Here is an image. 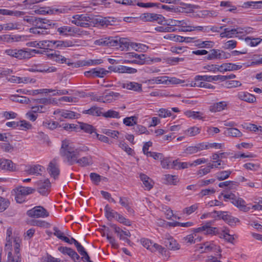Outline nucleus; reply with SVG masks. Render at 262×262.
<instances>
[{
    "label": "nucleus",
    "mask_w": 262,
    "mask_h": 262,
    "mask_svg": "<svg viewBox=\"0 0 262 262\" xmlns=\"http://www.w3.org/2000/svg\"><path fill=\"white\" fill-rule=\"evenodd\" d=\"M195 45L200 48H207L210 46V44L212 43L209 41H202L200 39H198L194 41Z\"/></svg>",
    "instance_id": "0e129e2a"
},
{
    "label": "nucleus",
    "mask_w": 262,
    "mask_h": 262,
    "mask_svg": "<svg viewBox=\"0 0 262 262\" xmlns=\"http://www.w3.org/2000/svg\"><path fill=\"white\" fill-rule=\"evenodd\" d=\"M101 108L94 106L89 110L83 111L82 113L92 116H102V113L101 111Z\"/></svg>",
    "instance_id": "c756f323"
},
{
    "label": "nucleus",
    "mask_w": 262,
    "mask_h": 262,
    "mask_svg": "<svg viewBox=\"0 0 262 262\" xmlns=\"http://www.w3.org/2000/svg\"><path fill=\"white\" fill-rule=\"evenodd\" d=\"M43 125L50 129H54L58 127V126L60 127L59 123L56 121H46L43 122Z\"/></svg>",
    "instance_id": "49530a36"
},
{
    "label": "nucleus",
    "mask_w": 262,
    "mask_h": 262,
    "mask_svg": "<svg viewBox=\"0 0 262 262\" xmlns=\"http://www.w3.org/2000/svg\"><path fill=\"white\" fill-rule=\"evenodd\" d=\"M72 10L71 8H68V7H63L60 8H41L40 9L35 10V12L36 13L40 14H60V13H67Z\"/></svg>",
    "instance_id": "0eeeda50"
},
{
    "label": "nucleus",
    "mask_w": 262,
    "mask_h": 262,
    "mask_svg": "<svg viewBox=\"0 0 262 262\" xmlns=\"http://www.w3.org/2000/svg\"><path fill=\"white\" fill-rule=\"evenodd\" d=\"M227 106V103L225 101H221L215 103L210 106L209 110L211 112L215 113L222 111L225 109Z\"/></svg>",
    "instance_id": "cd10ccee"
},
{
    "label": "nucleus",
    "mask_w": 262,
    "mask_h": 262,
    "mask_svg": "<svg viewBox=\"0 0 262 262\" xmlns=\"http://www.w3.org/2000/svg\"><path fill=\"white\" fill-rule=\"evenodd\" d=\"M137 69L135 68H130L122 65L119 66L118 73H119L134 74L137 73Z\"/></svg>",
    "instance_id": "c9c22d12"
},
{
    "label": "nucleus",
    "mask_w": 262,
    "mask_h": 262,
    "mask_svg": "<svg viewBox=\"0 0 262 262\" xmlns=\"http://www.w3.org/2000/svg\"><path fill=\"white\" fill-rule=\"evenodd\" d=\"M231 173L230 170L220 171L216 174V178L219 181H223L228 178Z\"/></svg>",
    "instance_id": "ea45409f"
},
{
    "label": "nucleus",
    "mask_w": 262,
    "mask_h": 262,
    "mask_svg": "<svg viewBox=\"0 0 262 262\" xmlns=\"http://www.w3.org/2000/svg\"><path fill=\"white\" fill-rule=\"evenodd\" d=\"M169 80V77L163 76L153 78L152 79H149V82L151 84L157 83V84H168V81Z\"/></svg>",
    "instance_id": "473e14b6"
},
{
    "label": "nucleus",
    "mask_w": 262,
    "mask_h": 262,
    "mask_svg": "<svg viewBox=\"0 0 262 262\" xmlns=\"http://www.w3.org/2000/svg\"><path fill=\"white\" fill-rule=\"evenodd\" d=\"M213 213L216 214L218 217L221 216V218L230 225H233L239 222L238 219L229 215L227 212L214 211Z\"/></svg>",
    "instance_id": "f8f14e48"
},
{
    "label": "nucleus",
    "mask_w": 262,
    "mask_h": 262,
    "mask_svg": "<svg viewBox=\"0 0 262 262\" xmlns=\"http://www.w3.org/2000/svg\"><path fill=\"white\" fill-rule=\"evenodd\" d=\"M74 163H77L79 166L81 167H85L89 166L92 164V160L91 156L83 157L81 158L77 159V158H74Z\"/></svg>",
    "instance_id": "5701e85b"
},
{
    "label": "nucleus",
    "mask_w": 262,
    "mask_h": 262,
    "mask_svg": "<svg viewBox=\"0 0 262 262\" xmlns=\"http://www.w3.org/2000/svg\"><path fill=\"white\" fill-rule=\"evenodd\" d=\"M102 116L105 118H120L119 113L114 110H108L106 112L103 113Z\"/></svg>",
    "instance_id": "c03bdc74"
},
{
    "label": "nucleus",
    "mask_w": 262,
    "mask_h": 262,
    "mask_svg": "<svg viewBox=\"0 0 262 262\" xmlns=\"http://www.w3.org/2000/svg\"><path fill=\"white\" fill-rule=\"evenodd\" d=\"M94 77H100L103 78L109 73L110 72L108 70L104 69V68H94Z\"/></svg>",
    "instance_id": "e433bc0d"
},
{
    "label": "nucleus",
    "mask_w": 262,
    "mask_h": 262,
    "mask_svg": "<svg viewBox=\"0 0 262 262\" xmlns=\"http://www.w3.org/2000/svg\"><path fill=\"white\" fill-rule=\"evenodd\" d=\"M140 19L144 21H156L159 24H162L165 21V19L161 14L146 13L142 14Z\"/></svg>",
    "instance_id": "6e6552de"
},
{
    "label": "nucleus",
    "mask_w": 262,
    "mask_h": 262,
    "mask_svg": "<svg viewBox=\"0 0 262 262\" xmlns=\"http://www.w3.org/2000/svg\"><path fill=\"white\" fill-rule=\"evenodd\" d=\"M105 216L108 220H112L113 219H117L119 213L113 210L108 205L105 207Z\"/></svg>",
    "instance_id": "7c9ffc66"
},
{
    "label": "nucleus",
    "mask_w": 262,
    "mask_h": 262,
    "mask_svg": "<svg viewBox=\"0 0 262 262\" xmlns=\"http://www.w3.org/2000/svg\"><path fill=\"white\" fill-rule=\"evenodd\" d=\"M80 128L87 133L92 134L93 133H96L95 129L94 127L89 124L80 123Z\"/></svg>",
    "instance_id": "a19ab883"
},
{
    "label": "nucleus",
    "mask_w": 262,
    "mask_h": 262,
    "mask_svg": "<svg viewBox=\"0 0 262 262\" xmlns=\"http://www.w3.org/2000/svg\"><path fill=\"white\" fill-rule=\"evenodd\" d=\"M0 169L14 171L16 170V165L10 160L0 159Z\"/></svg>",
    "instance_id": "ddd939ff"
},
{
    "label": "nucleus",
    "mask_w": 262,
    "mask_h": 262,
    "mask_svg": "<svg viewBox=\"0 0 262 262\" xmlns=\"http://www.w3.org/2000/svg\"><path fill=\"white\" fill-rule=\"evenodd\" d=\"M122 88L135 92L142 91V84L136 82H128L122 84Z\"/></svg>",
    "instance_id": "4be33fe9"
},
{
    "label": "nucleus",
    "mask_w": 262,
    "mask_h": 262,
    "mask_svg": "<svg viewBox=\"0 0 262 262\" xmlns=\"http://www.w3.org/2000/svg\"><path fill=\"white\" fill-rule=\"evenodd\" d=\"M56 24L52 22V20L41 18H37L35 17L34 21V27L40 28L43 30H47L52 27H54Z\"/></svg>",
    "instance_id": "1a4fd4ad"
},
{
    "label": "nucleus",
    "mask_w": 262,
    "mask_h": 262,
    "mask_svg": "<svg viewBox=\"0 0 262 262\" xmlns=\"http://www.w3.org/2000/svg\"><path fill=\"white\" fill-rule=\"evenodd\" d=\"M10 99L15 102H19L20 103L28 104L30 102V99L24 96H19L17 95H12L10 97Z\"/></svg>",
    "instance_id": "4c0bfd02"
},
{
    "label": "nucleus",
    "mask_w": 262,
    "mask_h": 262,
    "mask_svg": "<svg viewBox=\"0 0 262 262\" xmlns=\"http://www.w3.org/2000/svg\"><path fill=\"white\" fill-rule=\"evenodd\" d=\"M99 24L102 26H107L111 25V21L106 17H99L97 18H94L93 17V26L95 25Z\"/></svg>",
    "instance_id": "2f4dec72"
},
{
    "label": "nucleus",
    "mask_w": 262,
    "mask_h": 262,
    "mask_svg": "<svg viewBox=\"0 0 262 262\" xmlns=\"http://www.w3.org/2000/svg\"><path fill=\"white\" fill-rule=\"evenodd\" d=\"M133 129L135 132L138 134H148V131L146 129V128L141 125H137L133 127Z\"/></svg>",
    "instance_id": "6e6d98bb"
},
{
    "label": "nucleus",
    "mask_w": 262,
    "mask_h": 262,
    "mask_svg": "<svg viewBox=\"0 0 262 262\" xmlns=\"http://www.w3.org/2000/svg\"><path fill=\"white\" fill-rule=\"evenodd\" d=\"M53 114L56 115H58L60 116V118H59L60 121L63 120L62 118L71 119L75 117V112L65 110L57 109L54 112Z\"/></svg>",
    "instance_id": "2eb2a0df"
},
{
    "label": "nucleus",
    "mask_w": 262,
    "mask_h": 262,
    "mask_svg": "<svg viewBox=\"0 0 262 262\" xmlns=\"http://www.w3.org/2000/svg\"><path fill=\"white\" fill-rule=\"evenodd\" d=\"M3 26V30H11L14 29H20V25L16 23H8L4 24Z\"/></svg>",
    "instance_id": "09e8293b"
},
{
    "label": "nucleus",
    "mask_w": 262,
    "mask_h": 262,
    "mask_svg": "<svg viewBox=\"0 0 262 262\" xmlns=\"http://www.w3.org/2000/svg\"><path fill=\"white\" fill-rule=\"evenodd\" d=\"M10 204L9 199L0 196V212L6 210Z\"/></svg>",
    "instance_id": "58836bf2"
},
{
    "label": "nucleus",
    "mask_w": 262,
    "mask_h": 262,
    "mask_svg": "<svg viewBox=\"0 0 262 262\" xmlns=\"http://www.w3.org/2000/svg\"><path fill=\"white\" fill-rule=\"evenodd\" d=\"M198 208V204H195L191 205V206L185 208L183 212L184 214H186L187 215H189L192 213L194 212Z\"/></svg>",
    "instance_id": "bf43d9fd"
},
{
    "label": "nucleus",
    "mask_w": 262,
    "mask_h": 262,
    "mask_svg": "<svg viewBox=\"0 0 262 262\" xmlns=\"http://www.w3.org/2000/svg\"><path fill=\"white\" fill-rule=\"evenodd\" d=\"M140 178L144 184L145 190H149L153 187L154 182L147 176L141 173L140 174Z\"/></svg>",
    "instance_id": "a878e982"
},
{
    "label": "nucleus",
    "mask_w": 262,
    "mask_h": 262,
    "mask_svg": "<svg viewBox=\"0 0 262 262\" xmlns=\"http://www.w3.org/2000/svg\"><path fill=\"white\" fill-rule=\"evenodd\" d=\"M162 25L169 26V27H172L174 28L173 27L180 26V20L169 19L168 20H165V21L163 23Z\"/></svg>",
    "instance_id": "e2e57ef3"
},
{
    "label": "nucleus",
    "mask_w": 262,
    "mask_h": 262,
    "mask_svg": "<svg viewBox=\"0 0 262 262\" xmlns=\"http://www.w3.org/2000/svg\"><path fill=\"white\" fill-rule=\"evenodd\" d=\"M220 50L212 49L208 54L207 59L208 60L220 59Z\"/></svg>",
    "instance_id": "37998d69"
},
{
    "label": "nucleus",
    "mask_w": 262,
    "mask_h": 262,
    "mask_svg": "<svg viewBox=\"0 0 262 262\" xmlns=\"http://www.w3.org/2000/svg\"><path fill=\"white\" fill-rule=\"evenodd\" d=\"M59 35L66 36H77L86 35L88 32L86 31L81 30L80 29L69 26H63L59 27L57 29Z\"/></svg>",
    "instance_id": "20e7f679"
},
{
    "label": "nucleus",
    "mask_w": 262,
    "mask_h": 262,
    "mask_svg": "<svg viewBox=\"0 0 262 262\" xmlns=\"http://www.w3.org/2000/svg\"><path fill=\"white\" fill-rule=\"evenodd\" d=\"M45 168L40 165H27L26 166L25 171L29 174L41 175V172L45 171Z\"/></svg>",
    "instance_id": "4468645a"
},
{
    "label": "nucleus",
    "mask_w": 262,
    "mask_h": 262,
    "mask_svg": "<svg viewBox=\"0 0 262 262\" xmlns=\"http://www.w3.org/2000/svg\"><path fill=\"white\" fill-rule=\"evenodd\" d=\"M13 191L19 192L20 194L26 196L27 195L33 193L35 189L29 187L18 186L13 189Z\"/></svg>",
    "instance_id": "c85d7f7f"
},
{
    "label": "nucleus",
    "mask_w": 262,
    "mask_h": 262,
    "mask_svg": "<svg viewBox=\"0 0 262 262\" xmlns=\"http://www.w3.org/2000/svg\"><path fill=\"white\" fill-rule=\"evenodd\" d=\"M103 236H106L107 239L109 243L111 244L112 246L115 248L117 249L119 247L118 244L116 243L115 238L112 236H111L108 233V229L106 230L103 233Z\"/></svg>",
    "instance_id": "79ce46f5"
},
{
    "label": "nucleus",
    "mask_w": 262,
    "mask_h": 262,
    "mask_svg": "<svg viewBox=\"0 0 262 262\" xmlns=\"http://www.w3.org/2000/svg\"><path fill=\"white\" fill-rule=\"evenodd\" d=\"M165 38L175 42H182L183 36L176 35L173 34H168Z\"/></svg>",
    "instance_id": "69168bd1"
},
{
    "label": "nucleus",
    "mask_w": 262,
    "mask_h": 262,
    "mask_svg": "<svg viewBox=\"0 0 262 262\" xmlns=\"http://www.w3.org/2000/svg\"><path fill=\"white\" fill-rule=\"evenodd\" d=\"M262 4V1L257 2H247L244 4L245 7H252L254 8H258L260 7V5Z\"/></svg>",
    "instance_id": "680f3d73"
},
{
    "label": "nucleus",
    "mask_w": 262,
    "mask_h": 262,
    "mask_svg": "<svg viewBox=\"0 0 262 262\" xmlns=\"http://www.w3.org/2000/svg\"><path fill=\"white\" fill-rule=\"evenodd\" d=\"M157 250L162 255L165 254L167 252L166 249L164 247L158 244L154 243V248H152L151 252H154Z\"/></svg>",
    "instance_id": "052dcab7"
},
{
    "label": "nucleus",
    "mask_w": 262,
    "mask_h": 262,
    "mask_svg": "<svg viewBox=\"0 0 262 262\" xmlns=\"http://www.w3.org/2000/svg\"><path fill=\"white\" fill-rule=\"evenodd\" d=\"M195 236V234H194V235L192 234L188 235L186 237H184V242L189 245L194 244L195 243V241L197 240V238H194Z\"/></svg>",
    "instance_id": "338daca9"
},
{
    "label": "nucleus",
    "mask_w": 262,
    "mask_h": 262,
    "mask_svg": "<svg viewBox=\"0 0 262 262\" xmlns=\"http://www.w3.org/2000/svg\"><path fill=\"white\" fill-rule=\"evenodd\" d=\"M4 53L11 57L19 60L26 59L29 54L26 52V49L9 48L4 51Z\"/></svg>",
    "instance_id": "39448f33"
},
{
    "label": "nucleus",
    "mask_w": 262,
    "mask_h": 262,
    "mask_svg": "<svg viewBox=\"0 0 262 262\" xmlns=\"http://www.w3.org/2000/svg\"><path fill=\"white\" fill-rule=\"evenodd\" d=\"M179 27H181V29L179 30L183 32H191L194 28L193 25L188 20H180Z\"/></svg>",
    "instance_id": "bb28decb"
},
{
    "label": "nucleus",
    "mask_w": 262,
    "mask_h": 262,
    "mask_svg": "<svg viewBox=\"0 0 262 262\" xmlns=\"http://www.w3.org/2000/svg\"><path fill=\"white\" fill-rule=\"evenodd\" d=\"M38 48L41 49L48 48L53 46V40H42L38 42Z\"/></svg>",
    "instance_id": "4d7b16f0"
},
{
    "label": "nucleus",
    "mask_w": 262,
    "mask_h": 262,
    "mask_svg": "<svg viewBox=\"0 0 262 262\" xmlns=\"http://www.w3.org/2000/svg\"><path fill=\"white\" fill-rule=\"evenodd\" d=\"M159 4H157V3H141L139 2V0H135V3H134V5H137L140 7L143 8H149V7H153L158 6Z\"/></svg>",
    "instance_id": "8fccbe9b"
},
{
    "label": "nucleus",
    "mask_w": 262,
    "mask_h": 262,
    "mask_svg": "<svg viewBox=\"0 0 262 262\" xmlns=\"http://www.w3.org/2000/svg\"><path fill=\"white\" fill-rule=\"evenodd\" d=\"M136 118L135 117L132 116L130 117H126L124 119L123 123L126 126H133L134 124L136 123Z\"/></svg>",
    "instance_id": "774afa93"
},
{
    "label": "nucleus",
    "mask_w": 262,
    "mask_h": 262,
    "mask_svg": "<svg viewBox=\"0 0 262 262\" xmlns=\"http://www.w3.org/2000/svg\"><path fill=\"white\" fill-rule=\"evenodd\" d=\"M93 16L86 14H82L73 15L71 23L78 27L89 28L93 26Z\"/></svg>",
    "instance_id": "7ed1b4c3"
},
{
    "label": "nucleus",
    "mask_w": 262,
    "mask_h": 262,
    "mask_svg": "<svg viewBox=\"0 0 262 262\" xmlns=\"http://www.w3.org/2000/svg\"><path fill=\"white\" fill-rule=\"evenodd\" d=\"M49 57L54 61H55L60 63H67L68 66L73 64V63L71 61V60L66 58L64 56L57 54H49Z\"/></svg>",
    "instance_id": "6ab92c4d"
},
{
    "label": "nucleus",
    "mask_w": 262,
    "mask_h": 262,
    "mask_svg": "<svg viewBox=\"0 0 262 262\" xmlns=\"http://www.w3.org/2000/svg\"><path fill=\"white\" fill-rule=\"evenodd\" d=\"M220 6L228 8L227 11L230 12H234L237 9L236 7L233 6L231 2L229 1H222L220 3Z\"/></svg>",
    "instance_id": "3c124183"
},
{
    "label": "nucleus",
    "mask_w": 262,
    "mask_h": 262,
    "mask_svg": "<svg viewBox=\"0 0 262 262\" xmlns=\"http://www.w3.org/2000/svg\"><path fill=\"white\" fill-rule=\"evenodd\" d=\"M141 243L145 248L151 252V250L152 248H154V244H152L150 240L147 238H142L141 239Z\"/></svg>",
    "instance_id": "864d4df0"
},
{
    "label": "nucleus",
    "mask_w": 262,
    "mask_h": 262,
    "mask_svg": "<svg viewBox=\"0 0 262 262\" xmlns=\"http://www.w3.org/2000/svg\"><path fill=\"white\" fill-rule=\"evenodd\" d=\"M38 192L42 195H47L49 193L51 183L48 179L39 180L36 182Z\"/></svg>",
    "instance_id": "9d476101"
},
{
    "label": "nucleus",
    "mask_w": 262,
    "mask_h": 262,
    "mask_svg": "<svg viewBox=\"0 0 262 262\" xmlns=\"http://www.w3.org/2000/svg\"><path fill=\"white\" fill-rule=\"evenodd\" d=\"M48 170L50 175L54 179H56L59 174V169L57 164V160L54 159L49 163Z\"/></svg>",
    "instance_id": "dca6fc26"
},
{
    "label": "nucleus",
    "mask_w": 262,
    "mask_h": 262,
    "mask_svg": "<svg viewBox=\"0 0 262 262\" xmlns=\"http://www.w3.org/2000/svg\"><path fill=\"white\" fill-rule=\"evenodd\" d=\"M130 47L132 48V49L137 51L140 52L146 50L147 49V47H146L145 45L134 42L130 43Z\"/></svg>",
    "instance_id": "603ef678"
},
{
    "label": "nucleus",
    "mask_w": 262,
    "mask_h": 262,
    "mask_svg": "<svg viewBox=\"0 0 262 262\" xmlns=\"http://www.w3.org/2000/svg\"><path fill=\"white\" fill-rule=\"evenodd\" d=\"M99 45H103L108 47H115L120 48L122 50L128 49L130 46L129 40L126 38L108 37L102 38L97 41Z\"/></svg>",
    "instance_id": "f03ea898"
},
{
    "label": "nucleus",
    "mask_w": 262,
    "mask_h": 262,
    "mask_svg": "<svg viewBox=\"0 0 262 262\" xmlns=\"http://www.w3.org/2000/svg\"><path fill=\"white\" fill-rule=\"evenodd\" d=\"M165 246L169 250H177L180 249V246L177 241L171 236L168 235L164 241Z\"/></svg>",
    "instance_id": "a211bd4d"
},
{
    "label": "nucleus",
    "mask_w": 262,
    "mask_h": 262,
    "mask_svg": "<svg viewBox=\"0 0 262 262\" xmlns=\"http://www.w3.org/2000/svg\"><path fill=\"white\" fill-rule=\"evenodd\" d=\"M238 98L241 100L249 103H253L256 101V98L253 95L249 93L241 92L237 95Z\"/></svg>",
    "instance_id": "b1692460"
},
{
    "label": "nucleus",
    "mask_w": 262,
    "mask_h": 262,
    "mask_svg": "<svg viewBox=\"0 0 262 262\" xmlns=\"http://www.w3.org/2000/svg\"><path fill=\"white\" fill-rule=\"evenodd\" d=\"M87 150H88L87 147H85L83 149L79 148L75 149L69 140H64L62 142L60 154L62 157H65L70 165H72L74 162V158H78L80 156V151Z\"/></svg>",
    "instance_id": "f257e3e1"
},
{
    "label": "nucleus",
    "mask_w": 262,
    "mask_h": 262,
    "mask_svg": "<svg viewBox=\"0 0 262 262\" xmlns=\"http://www.w3.org/2000/svg\"><path fill=\"white\" fill-rule=\"evenodd\" d=\"M231 203L235 206L237 207L241 211L244 212L248 211L250 208L248 207L246 205V202L241 198L235 197L233 201H231Z\"/></svg>",
    "instance_id": "f3484780"
},
{
    "label": "nucleus",
    "mask_w": 262,
    "mask_h": 262,
    "mask_svg": "<svg viewBox=\"0 0 262 262\" xmlns=\"http://www.w3.org/2000/svg\"><path fill=\"white\" fill-rule=\"evenodd\" d=\"M241 65H237L231 63H223L219 67L220 72L224 73L226 71L237 70L241 69Z\"/></svg>",
    "instance_id": "412c9836"
},
{
    "label": "nucleus",
    "mask_w": 262,
    "mask_h": 262,
    "mask_svg": "<svg viewBox=\"0 0 262 262\" xmlns=\"http://www.w3.org/2000/svg\"><path fill=\"white\" fill-rule=\"evenodd\" d=\"M171 161L168 158H163L161 160V164L163 168L170 169L171 166Z\"/></svg>",
    "instance_id": "5fc2aeb1"
},
{
    "label": "nucleus",
    "mask_w": 262,
    "mask_h": 262,
    "mask_svg": "<svg viewBox=\"0 0 262 262\" xmlns=\"http://www.w3.org/2000/svg\"><path fill=\"white\" fill-rule=\"evenodd\" d=\"M200 132V128L196 126H193L185 131V134L190 137L194 136Z\"/></svg>",
    "instance_id": "a18cd8bd"
},
{
    "label": "nucleus",
    "mask_w": 262,
    "mask_h": 262,
    "mask_svg": "<svg viewBox=\"0 0 262 262\" xmlns=\"http://www.w3.org/2000/svg\"><path fill=\"white\" fill-rule=\"evenodd\" d=\"M262 40L259 38H252L247 37L245 38V41L247 43L250 45L251 47L257 46Z\"/></svg>",
    "instance_id": "13d9d810"
},
{
    "label": "nucleus",
    "mask_w": 262,
    "mask_h": 262,
    "mask_svg": "<svg viewBox=\"0 0 262 262\" xmlns=\"http://www.w3.org/2000/svg\"><path fill=\"white\" fill-rule=\"evenodd\" d=\"M56 70H57V69L54 67H51L47 68L45 66L39 65V66H35L34 67H33L30 70V71L51 73V72H55L56 71Z\"/></svg>",
    "instance_id": "393cba45"
},
{
    "label": "nucleus",
    "mask_w": 262,
    "mask_h": 262,
    "mask_svg": "<svg viewBox=\"0 0 262 262\" xmlns=\"http://www.w3.org/2000/svg\"><path fill=\"white\" fill-rule=\"evenodd\" d=\"M27 214L31 217L39 218L46 217L49 216V213L43 207L40 206H35L33 208L28 210Z\"/></svg>",
    "instance_id": "423d86ee"
},
{
    "label": "nucleus",
    "mask_w": 262,
    "mask_h": 262,
    "mask_svg": "<svg viewBox=\"0 0 262 262\" xmlns=\"http://www.w3.org/2000/svg\"><path fill=\"white\" fill-rule=\"evenodd\" d=\"M164 180L167 184L175 185L178 182V178L176 176L168 174L164 176Z\"/></svg>",
    "instance_id": "f704fd0d"
},
{
    "label": "nucleus",
    "mask_w": 262,
    "mask_h": 262,
    "mask_svg": "<svg viewBox=\"0 0 262 262\" xmlns=\"http://www.w3.org/2000/svg\"><path fill=\"white\" fill-rule=\"evenodd\" d=\"M120 94L118 93H115L114 92H111L108 94L103 96L104 100L103 103H110L115 100L116 98H117Z\"/></svg>",
    "instance_id": "72a5a7b5"
},
{
    "label": "nucleus",
    "mask_w": 262,
    "mask_h": 262,
    "mask_svg": "<svg viewBox=\"0 0 262 262\" xmlns=\"http://www.w3.org/2000/svg\"><path fill=\"white\" fill-rule=\"evenodd\" d=\"M154 30L159 32H171L177 30V29L168 26H159L154 28Z\"/></svg>",
    "instance_id": "de8ad7c7"
},
{
    "label": "nucleus",
    "mask_w": 262,
    "mask_h": 262,
    "mask_svg": "<svg viewBox=\"0 0 262 262\" xmlns=\"http://www.w3.org/2000/svg\"><path fill=\"white\" fill-rule=\"evenodd\" d=\"M53 45L55 48L62 49L64 48L72 47L75 46L74 43L72 40H53Z\"/></svg>",
    "instance_id": "aec40b11"
},
{
    "label": "nucleus",
    "mask_w": 262,
    "mask_h": 262,
    "mask_svg": "<svg viewBox=\"0 0 262 262\" xmlns=\"http://www.w3.org/2000/svg\"><path fill=\"white\" fill-rule=\"evenodd\" d=\"M200 249L201 252H208L210 251H214L216 253H220L221 251L219 246L216 245L213 242H206L200 245ZM218 255L217 254H215Z\"/></svg>",
    "instance_id": "9b49d317"
}]
</instances>
